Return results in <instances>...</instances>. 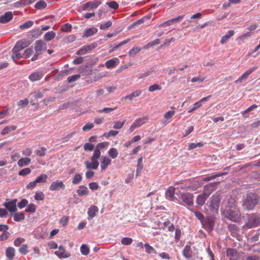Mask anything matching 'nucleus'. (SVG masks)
<instances>
[{"mask_svg": "<svg viewBox=\"0 0 260 260\" xmlns=\"http://www.w3.org/2000/svg\"><path fill=\"white\" fill-rule=\"evenodd\" d=\"M29 103V101L27 99H25L24 100H20L18 103L17 105L18 106L21 107H23L26 106Z\"/></svg>", "mask_w": 260, "mask_h": 260, "instance_id": "obj_63", "label": "nucleus"}, {"mask_svg": "<svg viewBox=\"0 0 260 260\" xmlns=\"http://www.w3.org/2000/svg\"><path fill=\"white\" fill-rule=\"evenodd\" d=\"M91 49V47L90 45L86 47H82L76 52V54L78 55H84Z\"/></svg>", "mask_w": 260, "mask_h": 260, "instance_id": "obj_32", "label": "nucleus"}, {"mask_svg": "<svg viewBox=\"0 0 260 260\" xmlns=\"http://www.w3.org/2000/svg\"><path fill=\"white\" fill-rule=\"evenodd\" d=\"M80 251L83 255H87L89 253V249L85 244H82L80 247Z\"/></svg>", "mask_w": 260, "mask_h": 260, "instance_id": "obj_48", "label": "nucleus"}, {"mask_svg": "<svg viewBox=\"0 0 260 260\" xmlns=\"http://www.w3.org/2000/svg\"><path fill=\"white\" fill-rule=\"evenodd\" d=\"M82 175L79 173L76 174L73 178L72 183L73 184H78L80 183V182L82 181Z\"/></svg>", "mask_w": 260, "mask_h": 260, "instance_id": "obj_38", "label": "nucleus"}, {"mask_svg": "<svg viewBox=\"0 0 260 260\" xmlns=\"http://www.w3.org/2000/svg\"><path fill=\"white\" fill-rule=\"evenodd\" d=\"M256 67H252L247 70L244 74H242L237 80L235 81V83H238L241 82L243 80H246L248 77L255 70Z\"/></svg>", "mask_w": 260, "mask_h": 260, "instance_id": "obj_10", "label": "nucleus"}, {"mask_svg": "<svg viewBox=\"0 0 260 260\" xmlns=\"http://www.w3.org/2000/svg\"><path fill=\"white\" fill-rule=\"evenodd\" d=\"M160 89H161V87L158 84H154L150 86H149L148 90L150 92H153L155 90H160Z\"/></svg>", "mask_w": 260, "mask_h": 260, "instance_id": "obj_62", "label": "nucleus"}, {"mask_svg": "<svg viewBox=\"0 0 260 260\" xmlns=\"http://www.w3.org/2000/svg\"><path fill=\"white\" fill-rule=\"evenodd\" d=\"M144 247L145 248V251L147 253H156V250L153 248V247L149 245L148 243H146L144 244Z\"/></svg>", "mask_w": 260, "mask_h": 260, "instance_id": "obj_44", "label": "nucleus"}, {"mask_svg": "<svg viewBox=\"0 0 260 260\" xmlns=\"http://www.w3.org/2000/svg\"><path fill=\"white\" fill-rule=\"evenodd\" d=\"M151 18V16L150 15H146L142 18L137 20L135 22H134L131 26H129L130 28H133L134 26L136 25H138L140 24H142L144 22H145L146 20H149Z\"/></svg>", "mask_w": 260, "mask_h": 260, "instance_id": "obj_22", "label": "nucleus"}, {"mask_svg": "<svg viewBox=\"0 0 260 260\" xmlns=\"http://www.w3.org/2000/svg\"><path fill=\"white\" fill-rule=\"evenodd\" d=\"M64 188L65 185L63 182L60 180L53 181L49 186V190L51 191H56L60 189L64 190Z\"/></svg>", "mask_w": 260, "mask_h": 260, "instance_id": "obj_6", "label": "nucleus"}, {"mask_svg": "<svg viewBox=\"0 0 260 260\" xmlns=\"http://www.w3.org/2000/svg\"><path fill=\"white\" fill-rule=\"evenodd\" d=\"M237 251L233 248H228L226 250V255L230 259H234L237 256Z\"/></svg>", "mask_w": 260, "mask_h": 260, "instance_id": "obj_31", "label": "nucleus"}, {"mask_svg": "<svg viewBox=\"0 0 260 260\" xmlns=\"http://www.w3.org/2000/svg\"><path fill=\"white\" fill-rule=\"evenodd\" d=\"M15 254V249L12 247H9L6 250V255L7 258L12 260Z\"/></svg>", "mask_w": 260, "mask_h": 260, "instance_id": "obj_25", "label": "nucleus"}, {"mask_svg": "<svg viewBox=\"0 0 260 260\" xmlns=\"http://www.w3.org/2000/svg\"><path fill=\"white\" fill-rule=\"evenodd\" d=\"M86 168L90 170H96L98 169L99 166V162L98 160H95L91 159V161L86 160L84 162Z\"/></svg>", "mask_w": 260, "mask_h": 260, "instance_id": "obj_11", "label": "nucleus"}, {"mask_svg": "<svg viewBox=\"0 0 260 260\" xmlns=\"http://www.w3.org/2000/svg\"><path fill=\"white\" fill-rule=\"evenodd\" d=\"M259 196L253 193H250L244 196L242 200V207L246 210H253L258 203Z\"/></svg>", "mask_w": 260, "mask_h": 260, "instance_id": "obj_2", "label": "nucleus"}, {"mask_svg": "<svg viewBox=\"0 0 260 260\" xmlns=\"http://www.w3.org/2000/svg\"><path fill=\"white\" fill-rule=\"evenodd\" d=\"M183 255L186 258H189L191 256V249L189 246H186L183 249Z\"/></svg>", "mask_w": 260, "mask_h": 260, "instance_id": "obj_36", "label": "nucleus"}, {"mask_svg": "<svg viewBox=\"0 0 260 260\" xmlns=\"http://www.w3.org/2000/svg\"><path fill=\"white\" fill-rule=\"evenodd\" d=\"M30 173L31 170L28 168H26L19 171L18 174L20 176H25L26 175L29 174Z\"/></svg>", "mask_w": 260, "mask_h": 260, "instance_id": "obj_53", "label": "nucleus"}, {"mask_svg": "<svg viewBox=\"0 0 260 260\" xmlns=\"http://www.w3.org/2000/svg\"><path fill=\"white\" fill-rule=\"evenodd\" d=\"M72 29V25L69 23L64 24L61 27L63 32H70Z\"/></svg>", "mask_w": 260, "mask_h": 260, "instance_id": "obj_59", "label": "nucleus"}, {"mask_svg": "<svg viewBox=\"0 0 260 260\" xmlns=\"http://www.w3.org/2000/svg\"><path fill=\"white\" fill-rule=\"evenodd\" d=\"M28 44L26 41L25 40H21L17 42L13 49H14V50H17L21 51L26 48Z\"/></svg>", "mask_w": 260, "mask_h": 260, "instance_id": "obj_17", "label": "nucleus"}, {"mask_svg": "<svg viewBox=\"0 0 260 260\" xmlns=\"http://www.w3.org/2000/svg\"><path fill=\"white\" fill-rule=\"evenodd\" d=\"M100 4V2L98 0L88 2L83 5V9L86 11H89L90 9H94L96 8Z\"/></svg>", "mask_w": 260, "mask_h": 260, "instance_id": "obj_9", "label": "nucleus"}, {"mask_svg": "<svg viewBox=\"0 0 260 260\" xmlns=\"http://www.w3.org/2000/svg\"><path fill=\"white\" fill-rule=\"evenodd\" d=\"M47 44L41 40H37L35 42V50L36 52L41 53L43 50H46Z\"/></svg>", "mask_w": 260, "mask_h": 260, "instance_id": "obj_7", "label": "nucleus"}, {"mask_svg": "<svg viewBox=\"0 0 260 260\" xmlns=\"http://www.w3.org/2000/svg\"><path fill=\"white\" fill-rule=\"evenodd\" d=\"M13 17L12 12L8 11L5 13L4 15L0 16V23H6L11 20Z\"/></svg>", "mask_w": 260, "mask_h": 260, "instance_id": "obj_12", "label": "nucleus"}, {"mask_svg": "<svg viewBox=\"0 0 260 260\" xmlns=\"http://www.w3.org/2000/svg\"><path fill=\"white\" fill-rule=\"evenodd\" d=\"M234 34V31L232 30H229L226 34L222 37L221 40H220V43L222 44H224L225 42H226L229 39L233 36Z\"/></svg>", "mask_w": 260, "mask_h": 260, "instance_id": "obj_24", "label": "nucleus"}, {"mask_svg": "<svg viewBox=\"0 0 260 260\" xmlns=\"http://www.w3.org/2000/svg\"><path fill=\"white\" fill-rule=\"evenodd\" d=\"M31 161L30 158L24 157L20 158L17 162L19 167H22L28 165Z\"/></svg>", "mask_w": 260, "mask_h": 260, "instance_id": "obj_29", "label": "nucleus"}, {"mask_svg": "<svg viewBox=\"0 0 260 260\" xmlns=\"http://www.w3.org/2000/svg\"><path fill=\"white\" fill-rule=\"evenodd\" d=\"M222 206L224 208L223 214L229 220L233 222H238L241 217V213L237 208L234 198L226 197L223 201Z\"/></svg>", "mask_w": 260, "mask_h": 260, "instance_id": "obj_1", "label": "nucleus"}, {"mask_svg": "<svg viewBox=\"0 0 260 260\" xmlns=\"http://www.w3.org/2000/svg\"><path fill=\"white\" fill-rule=\"evenodd\" d=\"M112 25V22L111 21H108L102 24L100 26L101 29H106L110 27Z\"/></svg>", "mask_w": 260, "mask_h": 260, "instance_id": "obj_64", "label": "nucleus"}, {"mask_svg": "<svg viewBox=\"0 0 260 260\" xmlns=\"http://www.w3.org/2000/svg\"><path fill=\"white\" fill-rule=\"evenodd\" d=\"M119 60L117 57L113 58L106 61L105 64L107 69H113L119 63Z\"/></svg>", "mask_w": 260, "mask_h": 260, "instance_id": "obj_13", "label": "nucleus"}, {"mask_svg": "<svg viewBox=\"0 0 260 260\" xmlns=\"http://www.w3.org/2000/svg\"><path fill=\"white\" fill-rule=\"evenodd\" d=\"M55 33L53 31H50L46 32L44 36V39L47 41H49L53 39L55 37Z\"/></svg>", "mask_w": 260, "mask_h": 260, "instance_id": "obj_35", "label": "nucleus"}, {"mask_svg": "<svg viewBox=\"0 0 260 260\" xmlns=\"http://www.w3.org/2000/svg\"><path fill=\"white\" fill-rule=\"evenodd\" d=\"M183 17H184V16L183 15L179 16L178 17H177L175 18L172 19L171 20H169L168 21H165V22L162 23L159 26H161V27H164L166 26L171 25L174 22H176L181 20V19H183Z\"/></svg>", "mask_w": 260, "mask_h": 260, "instance_id": "obj_19", "label": "nucleus"}, {"mask_svg": "<svg viewBox=\"0 0 260 260\" xmlns=\"http://www.w3.org/2000/svg\"><path fill=\"white\" fill-rule=\"evenodd\" d=\"M111 159L107 156L103 157L101 162V168L102 171H104L107 167L110 164Z\"/></svg>", "mask_w": 260, "mask_h": 260, "instance_id": "obj_20", "label": "nucleus"}, {"mask_svg": "<svg viewBox=\"0 0 260 260\" xmlns=\"http://www.w3.org/2000/svg\"><path fill=\"white\" fill-rule=\"evenodd\" d=\"M101 153L100 150L98 149V148L95 147V149L94 150L93 155L91 156V159H94V160H98V159L101 156Z\"/></svg>", "mask_w": 260, "mask_h": 260, "instance_id": "obj_41", "label": "nucleus"}, {"mask_svg": "<svg viewBox=\"0 0 260 260\" xmlns=\"http://www.w3.org/2000/svg\"><path fill=\"white\" fill-rule=\"evenodd\" d=\"M44 194L42 191H37L35 196V199L36 201H43L44 199Z\"/></svg>", "mask_w": 260, "mask_h": 260, "instance_id": "obj_51", "label": "nucleus"}, {"mask_svg": "<svg viewBox=\"0 0 260 260\" xmlns=\"http://www.w3.org/2000/svg\"><path fill=\"white\" fill-rule=\"evenodd\" d=\"M142 91L141 90H136L130 94L126 95L124 98L125 99H129L130 101H132L135 97L139 96L141 94Z\"/></svg>", "mask_w": 260, "mask_h": 260, "instance_id": "obj_33", "label": "nucleus"}, {"mask_svg": "<svg viewBox=\"0 0 260 260\" xmlns=\"http://www.w3.org/2000/svg\"><path fill=\"white\" fill-rule=\"evenodd\" d=\"M106 5L111 9L116 10L119 7L118 4L116 1H111L106 3Z\"/></svg>", "mask_w": 260, "mask_h": 260, "instance_id": "obj_50", "label": "nucleus"}, {"mask_svg": "<svg viewBox=\"0 0 260 260\" xmlns=\"http://www.w3.org/2000/svg\"><path fill=\"white\" fill-rule=\"evenodd\" d=\"M15 214L13 215V218L14 220L15 221H20L21 220H23L25 219V215L22 212H19V213H14Z\"/></svg>", "mask_w": 260, "mask_h": 260, "instance_id": "obj_34", "label": "nucleus"}, {"mask_svg": "<svg viewBox=\"0 0 260 260\" xmlns=\"http://www.w3.org/2000/svg\"><path fill=\"white\" fill-rule=\"evenodd\" d=\"M99 211V208L96 206H91L88 208L87 214H88V220H91L96 215V212Z\"/></svg>", "mask_w": 260, "mask_h": 260, "instance_id": "obj_18", "label": "nucleus"}, {"mask_svg": "<svg viewBox=\"0 0 260 260\" xmlns=\"http://www.w3.org/2000/svg\"><path fill=\"white\" fill-rule=\"evenodd\" d=\"M80 78V75L79 74L74 75L68 77L67 80L69 83H71L73 82H75L78 80Z\"/></svg>", "mask_w": 260, "mask_h": 260, "instance_id": "obj_54", "label": "nucleus"}, {"mask_svg": "<svg viewBox=\"0 0 260 260\" xmlns=\"http://www.w3.org/2000/svg\"><path fill=\"white\" fill-rule=\"evenodd\" d=\"M58 250L55 252V255H56L59 258H67L70 256L69 253L66 252L64 248L60 245L58 247Z\"/></svg>", "mask_w": 260, "mask_h": 260, "instance_id": "obj_16", "label": "nucleus"}, {"mask_svg": "<svg viewBox=\"0 0 260 260\" xmlns=\"http://www.w3.org/2000/svg\"><path fill=\"white\" fill-rule=\"evenodd\" d=\"M16 129L15 125H10L6 126L2 131L1 134L3 136L9 134L11 132L14 131Z\"/></svg>", "mask_w": 260, "mask_h": 260, "instance_id": "obj_30", "label": "nucleus"}, {"mask_svg": "<svg viewBox=\"0 0 260 260\" xmlns=\"http://www.w3.org/2000/svg\"><path fill=\"white\" fill-rule=\"evenodd\" d=\"M145 120H146V119L145 118H144V117L140 118H139V119L136 120L134 122V123L135 124L136 127H139L142 125H143L144 123H145Z\"/></svg>", "mask_w": 260, "mask_h": 260, "instance_id": "obj_49", "label": "nucleus"}, {"mask_svg": "<svg viewBox=\"0 0 260 260\" xmlns=\"http://www.w3.org/2000/svg\"><path fill=\"white\" fill-rule=\"evenodd\" d=\"M196 217H197L198 219L200 221L202 225V226L203 228H205L206 225L204 223L205 220H204V217L203 215H202V214H201L200 213L196 212Z\"/></svg>", "mask_w": 260, "mask_h": 260, "instance_id": "obj_58", "label": "nucleus"}, {"mask_svg": "<svg viewBox=\"0 0 260 260\" xmlns=\"http://www.w3.org/2000/svg\"><path fill=\"white\" fill-rule=\"evenodd\" d=\"M27 248L28 246L27 244H23L22 246L19 248V251L22 254L25 255L27 253Z\"/></svg>", "mask_w": 260, "mask_h": 260, "instance_id": "obj_60", "label": "nucleus"}, {"mask_svg": "<svg viewBox=\"0 0 260 260\" xmlns=\"http://www.w3.org/2000/svg\"><path fill=\"white\" fill-rule=\"evenodd\" d=\"M28 204V201L26 199L22 200L20 202H19L17 204V206L19 209H22L25 207Z\"/></svg>", "mask_w": 260, "mask_h": 260, "instance_id": "obj_61", "label": "nucleus"}, {"mask_svg": "<svg viewBox=\"0 0 260 260\" xmlns=\"http://www.w3.org/2000/svg\"><path fill=\"white\" fill-rule=\"evenodd\" d=\"M17 199H13L8 202L4 203L3 205L10 212V216H12L13 214L17 211Z\"/></svg>", "mask_w": 260, "mask_h": 260, "instance_id": "obj_4", "label": "nucleus"}, {"mask_svg": "<svg viewBox=\"0 0 260 260\" xmlns=\"http://www.w3.org/2000/svg\"><path fill=\"white\" fill-rule=\"evenodd\" d=\"M47 6L46 3L44 1H40L35 5V8L38 9L45 8Z\"/></svg>", "mask_w": 260, "mask_h": 260, "instance_id": "obj_52", "label": "nucleus"}, {"mask_svg": "<svg viewBox=\"0 0 260 260\" xmlns=\"http://www.w3.org/2000/svg\"><path fill=\"white\" fill-rule=\"evenodd\" d=\"M34 22L31 20H29L25 22V23L21 24L19 26V28L21 29H25L28 28L32 26Z\"/></svg>", "mask_w": 260, "mask_h": 260, "instance_id": "obj_39", "label": "nucleus"}, {"mask_svg": "<svg viewBox=\"0 0 260 260\" xmlns=\"http://www.w3.org/2000/svg\"><path fill=\"white\" fill-rule=\"evenodd\" d=\"M220 198L218 196H213L211 200L210 207L211 210H217L220 204Z\"/></svg>", "mask_w": 260, "mask_h": 260, "instance_id": "obj_14", "label": "nucleus"}, {"mask_svg": "<svg viewBox=\"0 0 260 260\" xmlns=\"http://www.w3.org/2000/svg\"><path fill=\"white\" fill-rule=\"evenodd\" d=\"M246 224L249 228H253L260 224V216L259 214H252L248 217Z\"/></svg>", "mask_w": 260, "mask_h": 260, "instance_id": "obj_3", "label": "nucleus"}, {"mask_svg": "<svg viewBox=\"0 0 260 260\" xmlns=\"http://www.w3.org/2000/svg\"><path fill=\"white\" fill-rule=\"evenodd\" d=\"M121 244L124 245H128L133 242V239L131 238L125 237L121 239Z\"/></svg>", "mask_w": 260, "mask_h": 260, "instance_id": "obj_55", "label": "nucleus"}, {"mask_svg": "<svg viewBox=\"0 0 260 260\" xmlns=\"http://www.w3.org/2000/svg\"><path fill=\"white\" fill-rule=\"evenodd\" d=\"M43 77V73L41 71H37L31 73L28 77L29 79L35 82L41 80Z\"/></svg>", "mask_w": 260, "mask_h": 260, "instance_id": "obj_15", "label": "nucleus"}, {"mask_svg": "<svg viewBox=\"0 0 260 260\" xmlns=\"http://www.w3.org/2000/svg\"><path fill=\"white\" fill-rule=\"evenodd\" d=\"M143 158L141 157L139 158L138 160V165L136 170V176H138L140 175L141 170L143 169V164H142Z\"/></svg>", "mask_w": 260, "mask_h": 260, "instance_id": "obj_37", "label": "nucleus"}, {"mask_svg": "<svg viewBox=\"0 0 260 260\" xmlns=\"http://www.w3.org/2000/svg\"><path fill=\"white\" fill-rule=\"evenodd\" d=\"M98 29L95 28L91 27L86 29L84 31L83 37L88 38L92 36L94 34L96 33Z\"/></svg>", "mask_w": 260, "mask_h": 260, "instance_id": "obj_27", "label": "nucleus"}, {"mask_svg": "<svg viewBox=\"0 0 260 260\" xmlns=\"http://www.w3.org/2000/svg\"><path fill=\"white\" fill-rule=\"evenodd\" d=\"M141 50V48L140 47H135L132 49H131L128 52V54L131 56H133L137 54Z\"/></svg>", "mask_w": 260, "mask_h": 260, "instance_id": "obj_57", "label": "nucleus"}, {"mask_svg": "<svg viewBox=\"0 0 260 260\" xmlns=\"http://www.w3.org/2000/svg\"><path fill=\"white\" fill-rule=\"evenodd\" d=\"M36 206L34 204L31 203L28 205L25 211L26 212L34 213L36 211Z\"/></svg>", "mask_w": 260, "mask_h": 260, "instance_id": "obj_47", "label": "nucleus"}, {"mask_svg": "<svg viewBox=\"0 0 260 260\" xmlns=\"http://www.w3.org/2000/svg\"><path fill=\"white\" fill-rule=\"evenodd\" d=\"M176 188L171 186H170L165 192V196L167 200L173 201L177 202L178 201V199L177 197L175 196V194H177V192H175Z\"/></svg>", "mask_w": 260, "mask_h": 260, "instance_id": "obj_5", "label": "nucleus"}, {"mask_svg": "<svg viewBox=\"0 0 260 260\" xmlns=\"http://www.w3.org/2000/svg\"><path fill=\"white\" fill-rule=\"evenodd\" d=\"M20 51L15 50H14V49H12V55L11 56V58L13 59V60L14 62H16V60L17 59H20L22 57H23V54H21L19 52Z\"/></svg>", "mask_w": 260, "mask_h": 260, "instance_id": "obj_26", "label": "nucleus"}, {"mask_svg": "<svg viewBox=\"0 0 260 260\" xmlns=\"http://www.w3.org/2000/svg\"><path fill=\"white\" fill-rule=\"evenodd\" d=\"M77 193L79 196H83L85 195H87L89 193V191L86 186L84 185H80L77 190Z\"/></svg>", "mask_w": 260, "mask_h": 260, "instance_id": "obj_23", "label": "nucleus"}, {"mask_svg": "<svg viewBox=\"0 0 260 260\" xmlns=\"http://www.w3.org/2000/svg\"><path fill=\"white\" fill-rule=\"evenodd\" d=\"M204 223L205 224V227L204 229H208L210 231H212L213 229L214 222V220L211 218H207V220H205Z\"/></svg>", "mask_w": 260, "mask_h": 260, "instance_id": "obj_28", "label": "nucleus"}, {"mask_svg": "<svg viewBox=\"0 0 260 260\" xmlns=\"http://www.w3.org/2000/svg\"><path fill=\"white\" fill-rule=\"evenodd\" d=\"M209 193H204L199 195L196 200L198 204L202 205L204 204L207 198L209 197Z\"/></svg>", "mask_w": 260, "mask_h": 260, "instance_id": "obj_21", "label": "nucleus"}, {"mask_svg": "<svg viewBox=\"0 0 260 260\" xmlns=\"http://www.w3.org/2000/svg\"><path fill=\"white\" fill-rule=\"evenodd\" d=\"M108 154L112 158H115L118 154L117 149L115 148H112L108 151Z\"/></svg>", "mask_w": 260, "mask_h": 260, "instance_id": "obj_43", "label": "nucleus"}, {"mask_svg": "<svg viewBox=\"0 0 260 260\" xmlns=\"http://www.w3.org/2000/svg\"><path fill=\"white\" fill-rule=\"evenodd\" d=\"M45 90V89H44L43 92H41L40 90L34 91L32 94H34L35 99L37 100L39 99H42L44 94Z\"/></svg>", "mask_w": 260, "mask_h": 260, "instance_id": "obj_45", "label": "nucleus"}, {"mask_svg": "<svg viewBox=\"0 0 260 260\" xmlns=\"http://www.w3.org/2000/svg\"><path fill=\"white\" fill-rule=\"evenodd\" d=\"M34 53V50L32 48H28L26 49L23 54V58H29Z\"/></svg>", "mask_w": 260, "mask_h": 260, "instance_id": "obj_46", "label": "nucleus"}, {"mask_svg": "<svg viewBox=\"0 0 260 260\" xmlns=\"http://www.w3.org/2000/svg\"><path fill=\"white\" fill-rule=\"evenodd\" d=\"M124 123H125V120H123L121 121H114L113 127L114 129H121L124 125Z\"/></svg>", "mask_w": 260, "mask_h": 260, "instance_id": "obj_42", "label": "nucleus"}, {"mask_svg": "<svg viewBox=\"0 0 260 260\" xmlns=\"http://www.w3.org/2000/svg\"><path fill=\"white\" fill-rule=\"evenodd\" d=\"M251 35V33L250 32V31H248L246 33H244L243 34H242V35H241L240 36H239L238 38H237V40H241L242 41L244 42L245 40H246V39L249 38Z\"/></svg>", "mask_w": 260, "mask_h": 260, "instance_id": "obj_56", "label": "nucleus"}, {"mask_svg": "<svg viewBox=\"0 0 260 260\" xmlns=\"http://www.w3.org/2000/svg\"><path fill=\"white\" fill-rule=\"evenodd\" d=\"M182 201L188 206H191L193 204V196L192 194L187 193L181 195Z\"/></svg>", "mask_w": 260, "mask_h": 260, "instance_id": "obj_8", "label": "nucleus"}, {"mask_svg": "<svg viewBox=\"0 0 260 260\" xmlns=\"http://www.w3.org/2000/svg\"><path fill=\"white\" fill-rule=\"evenodd\" d=\"M48 176L47 175L43 174L37 178L35 181L37 183H44L46 181Z\"/></svg>", "mask_w": 260, "mask_h": 260, "instance_id": "obj_40", "label": "nucleus"}]
</instances>
